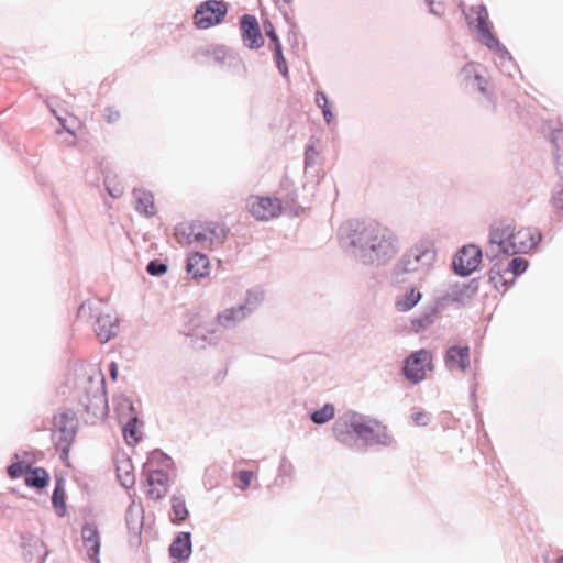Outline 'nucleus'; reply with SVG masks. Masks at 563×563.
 Returning <instances> with one entry per match:
<instances>
[{
  "instance_id": "f257e3e1",
  "label": "nucleus",
  "mask_w": 563,
  "mask_h": 563,
  "mask_svg": "<svg viewBox=\"0 0 563 563\" xmlns=\"http://www.w3.org/2000/svg\"><path fill=\"white\" fill-rule=\"evenodd\" d=\"M333 432L338 441L345 445H352L353 438L364 440L367 443L390 444L391 437L387 429L376 420H367L356 415H346L333 424Z\"/></svg>"
},
{
  "instance_id": "f03ea898",
  "label": "nucleus",
  "mask_w": 563,
  "mask_h": 563,
  "mask_svg": "<svg viewBox=\"0 0 563 563\" xmlns=\"http://www.w3.org/2000/svg\"><path fill=\"white\" fill-rule=\"evenodd\" d=\"M352 243L363 250H369L378 258L396 254L397 245L394 233L376 221L367 220L354 224Z\"/></svg>"
},
{
  "instance_id": "7ed1b4c3",
  "label": "nucleus",
  "mask_w": 563,
  "mask_h": 563,
  "mask_svg": "<svg viewBox=\"0 0 563 563\" xmlns=\"http://www.w3.org/2000/svg\"><path fill=\"white\" fill-rule=\"evenodd\" d=\"M492 242L498 244L500 251L508 255L528 253L541 240V234L533 228L516 229L511 224L496 228L490 235Z\"/></svg>"
},
{
  "instance_id": "20e7f679",
  "label": "nucleus",
  "mask_w": 563,
  "mask_h": 563,
  "mask_svg": "<svg viewBox=\"0 0 563 563\" xmlns=\"http://www.w3.org/2000/svg\"><path fill=\"white\" fill-rule=\"evenodd\" d=\"M434 245L429 240H421L404 256L402 271L406 273L429 268L435 261Z\"/></svg>"
},
{
  "instance_id": "39448f33",
  "label": "nucleus",
  "mask_w": 563,
  "mask_h": 563,
  "mask_svg": "<svg viewBox=\"0 0 563 563\" xmlns=\"http://www.w3.org/2000/svg\"><path fill=\"white\" fill-rule=\"evenodd\" d=\"M433 371V356L429 350L421 349L412 352L405 360L402 373L412 384H418L427 378Z\"/></svg>"
},
{
  "instance_id": "423d86ee",
  "label": "nucleus",
  "mask_w": 563,
  "mask_h": 563,
  "mask_svg": "<svg viewBox=\"0 0 563 563\" xmlns=\"http://www.w3.org/2000/svg\"><path fill=\"white\" fill-rule=\"evenodd\" d=\"M228 8L223 1L208 0L202 2L194 15L195 25L198 29H209L222 22Z\"/></svg>"
},
{
  "instance_id": "0eeeda50",
  "label": "nucleus",
  "mask_w": 563,
  "mask_h": 563,
  "mask_svg": "<svg viewBox=\"0 0 563 563\" xmlns=\"http://www.w3.org/2000/svg\"><path fill=\"white\" fill-rule=\"evenodd\" d=\"M250 213L260 221H268L282 212V202L278 198L251 196L247 200Z\"/></svg>"
},
{
  "instance_id": "6e6552de",
  "label": "nucleus",
  "mask_w": 563,
  "mask_h": 563,
  "mask_svg": "<svg viewBox=\"0 0 563 563\" xmlns=\"http://www.w3.org/2000/svg\"><path fill=\"white\" fill-rule=\"evenodd\" d=\"M188 241L189 242H214L222 241L227 235V230L224 225L214 222V221H206V222H196L188 227Z\"/></svg>"
},
{
  "instance_id": "1a4fd4ad",
  "label": "nucleus",
  "mask_w": 563,
  "mask_h": 563,
  "mask_svg": "<svg viewBox=\"0 0 563 563\" xmlns=\"http://www.w3.org/2000/svg\"><path fill=\"white\" fill-rule=\"evenodd\" d=\"M81 548L86 552L91 563H100L99 552L101 548V537L98 525L93 520H87L80 531Z\"/></svg>"
},
{
  "instance_id": "9d476101",
  "label": "nucleus",
  "mask_w": 563,
  "mask_h": 563,
  "mask_svg": "<svg viewBox=\"0 0 563 563\" xmlns=\"http://www.w3.org/2000/svg\"><path fill=\"white\" fill-rule=\"evenodd\" d=\"M68 424L69 417L67 412H60L53 419L52 438L64 461H67L70 450V429Z\"/></svg>"
},
{
  "instance_id": "9b49d317",
  "label": "nucleus",
  "mask_w": 563,
  "mask_h": 563,
  "mask_svg": "<svg viewBox=\"0 0 563 563\" xmlns=\"http://www.w3.org/2000/svg\"><path fill=\"white\" fill-rule=\"evenodd\" d=\"M482 251L475 245L463 246L453 260V267L456 274L467 276L479 266Z\"/></svg>"
},
{
  "instance_id": "f8f14e48",
  "label": "nucleus",
  "mask_w": 563,
  "mask_h": 563,
  "mask_svg": "<svg viewBox=\"0 0 563 563\" xmlns=\"http://www.w3.org/2000/svg\"><path fill=\"white\" fill-rule=\"evenodd\" d=\"M240 31L243 44L250 49H257L264 45V36L257 19L251 14H244L240 20Z\"/></svg>"
},
{
  "instance_id": "ddd939ff",
  "label": "nucleus",
  "mask_w": 563,
  "mask_h": 563,
  "mask_svg": "<svg viewBox=\"0 0 563 563\" xmlns=\"http://www.w3.org/2000/svg\"><path fill=\"white\" fill-rule=\"evenodd\" d=\"M528 267V261L522 257H514L509 261L506 269H501L497 264L494 265L489 272V278L495 287L499 285L506 286L507 283L512 280L516 276L522 274Z\"/></svg>"
},
{
  "instance_id": "4468645a",
  "label": "nucleus",
  "mask_w": 563,
  "mask_h": 563,
  "mask_svg": "<svg viewBox=\"0 0 563 563\" xmlns=\"http://www.w3.org/2000/svg\"><path fill=\"white\" fill-rule=\"evenodd\" d=\"M95 332L101 343L109 342L118 334L119 321L111 309H104L98 312Z\"/></svg>"
},
{
  "instance_id": "2eb2a0df",
  "label": "nucleus",
  "mask_w": 563,
  "mask_h": 563,
  "mask_svg": "<svg viewBox=\"0 0 563 563\" xmlns=\"http://www.w3.org/2000/svg\"><path fill=\"white\" fill-rule=\"evenodd\" d=\"M551 142L556 150V172L560 176L559 189L553 196L555 208L563 210V129H556L551 134Z\"/></svg>"
},
{
  "instance_id": "dca6fc26",
  "label": "nucleus",
  "mask_w": 563,
  "mask_h": 563,
  "mask_svg": "<svg viewBox=\"0 0 563 563\" xmlns=\"http://www.w3.org/2000/svg\"><path fill=\"white\" fill-rule=\"evenodd\" d=\"M168 475L163 471H152L148 473L145 492L147 498L152 500L162 499L168 490Z\"/></svg>"
},
{
  "instance_id": "f3484780",
  "label": "nucleus",
  "mask_w": 563,
  "mask_h": 563,
  "mask_svg": "<svg viewBox=\"0 0 563 563\" xmlns=\"http://www.w3.org/2000/svg\"><path fill=\"white\" fill-rule=\"evenodd\" d=\"M462 74L466 84L476 85L481 92L487 93L488 78L484 67L476 63H468L463 67Z\"/></svg>"
},
{
  "instance_id": "a211bd4d",
  "label": "nucleus",
  "mask_w": 563,
  "mask_h": 563,
  "mask_svg": "<svg viewBox=\"0 0 563 563\" xmlns=\"http://www.w3.org/2000/svg\"><path fill=\"white\" fill-rule=\"evenodd\" d=\"M445 362L449 368L465 372L470 366V347L452 346L448 350Z\"/></svg>"
},
{
  "instance_id": "6ab92c4d",
  "label": "nucleus",
  "mask_w": 563,
  "mask_h": 563,
  "mask_svg": "<svg viewBox=\"0 0 563 563\" xmlns=\"http://www.w3.org/2000/svg\"><path fill=\"white\" fill-rule=\"evenodd\" d=\"M187 271L194 279H201L210 274V263L208 257L201 253H195L187 260Z\"/></svg>"
},
{
  "instance_id": "aec40b11",
  "label": "nucleus",
  "mask_w": 563,
  "mask_h": 563,
  "mask_svg": "<svg viewBox=\"0 0 563 563\" xmlns=\"http://www.w3.org/2000/svg\"><path fill=\"white\" fill-rule=\"evenodd\" d=\"M170 556L177 561L186 560L191 553L190 533L181 532L169 548Z\"/></svg>"
},
{
  "instance_id": "412c9836",
  "label": "nucleus",
  "mask_w": 563,
  "mask_h": 563,
  "mask_svg": "<svg viewBox=\"0 0 563 563\" xmlns=\"http://www.w3.org/2000/svg\"><path fill=\"white\" fill-rule=\"evenodd\" d=\"M135 208L140 213L152 217L156 213L154 197L150 191L137 189L134 191Z\"/></svg>"
},
{
  "instance_id": "4be33fe9",
  "label": "nucleus",
  "mask_w": 563,
  "mask_h": 563,
  "mask_svg": "<svg viewBox=\"0 0 563 563\" xmlns=\"http://www.w3.org/2000/svg\"><path fill=\"white\" fill-rule=\"evenodd\" d=\"M49 476L44 468H27L25 473V484L35 488H43L47 485Z\"/></svg>"
},
{
  "instance_id": "5701e85b",
  "label": "nucleus",
  "mask_w": 563,
  "mask_h": 563,
  "mask_svg": "<svg viewBox=\"0 0 563 563\" xmlns=\"http://www.w3.org/2000/svg\"><path fill=\"white\" fill-rule=\"evenodd\" d=\"M118 478L125 488H130L135 484V475L133 465L129 459L123 460L117 466Z\"/></svg>"
},
{
  "instance_id": "b1692460",
  "label": "nucleus",
  "mask_w": 563,
  "mask_h": 563,
  "mask_svg": "<svg viewBox=\"0 0 563 563\" xmlns=\"http://www.w3.org/2000/svg\"><path fill=\"white\" fill-rule=\"evenodd\" d=\"M52 503L58 516L66 515L65 488L64 481L62 479H57L56 482V486L52 496Z\"/></svg>"
},
{
  "instance_id": "393cba45",
  "label": "nucleus",
  "mask_w": 563,
  "mask_h": 563,
  "mask_svg": "<svg viewBox=\"0 0 563 563\" xmlns=\"http://www.w3.org/2000/svg\"><path fill=\"white\" fill-rule=\"evenodd\" d=\"M244 318V311L242 307L239 308H230L222 311L218 317V322L223 327H230L235 321Z\"/></svg>"
},
{
  "instance_id": "a878e982",
  "label": "nucleus",
  "mask_w": 563,
  "mask_h": 563,
  "mask_svg": "<svg viewBox=\"0 0 563 563\" xmlns=\"http://www.w3.org/2000/svg\"><path fill=\"white\" fill-rule=\"evenodd\" d=\"M172 509H173V518L172 521L175 523H180L186 520L188 517V509L185 500L181 497L173 496L172 497Z\"/></svg>"
},
{
  "instance_id": "bb28decb",
  "label": "nucleus",
  "mask_w": 563,
  "mask_h": 563,
  "mask_svg": "<svg viewBox=\"0 0 563 563\" xmlns=\"http://www.w3.org/2000/svg\"><path fill=\"white\" fill-rule=\"evenodd\" d=\"M271 48L274 52L278 70L282 73L284 77H288V66L283 55L282 43L278 37H276L275 41H271Z\"/></svg>"
},
{
  "instance_id": "cd10ccee",
  "label": "nucleus",
  "mask_w": 563,
  "mask_h": 563,
  "mask_svg": "<svg viewBox=\"0 0 563 563\" xmlns=\"http://www.w3.org/2000/svg\"><path fill=\"white\" fill-rule=\"evenodd\" d=\"M478 41L488 47L489 49L498 51L500 49V43L497 37L493 34L492 27L487 26L481 30H477Z\"/></svg>"
},
{
  "instance_id": "c85d7f7f",
  "label": "nucleus",
  "mask_w": 563,
  "mask_h": 563,
  "mask_svg": "<svg viewBox=\"0 0 563 563\" xmlns=\"http://www.w3.org/2000/svg\"><path fill=\"white\" fill-rule=\"evenodd\" d=\"M335 410L333 405L325 404L321 409L316 410L311 415V420L317 424H322L330 421L334 417Z\"/></svg>"
},
{
  "instance_id": "c756f323",
  "label": "nucleus",
  "mask_w": 563,
  "mask_h": 563,
  "mask_svg": "<svg viewBox=\"0 0 563 563\" xmlns=\"http://www.w3.org/2000/svg\"><path fill=\"white\" fill-rule=\"evenodd\" d=\"M143 510L140 506L132 504L126 511V522L132 528L135 529L142 526L143 519Z\"/></svg>"
},
{
  "instance_id": "7c9ffc66",
  "label": "nucleus",
  "mask_w": 563,
  "mask_h": 563,
  "mask_svg": "<svg viewBox=\"0 0 563 563\" xmlns=\"http://www.w3.org/2000/svg\"><path fill=\"white\" fill-rule=\"evenodd\" d=\"M137 419H131L123 429V435L129 444L136 443L140 440V432L137 430Z\"/></svg>"
},
{
  "instance_id": "2f4dec72",
  "label": "nucleus",
  "mask_w": 563,
  "mask_h": 563,
  "mask_svg": "<svg viewBox=\"0 0 563 563\" xmlns=\"http://www.w3.org/2000/svg\"><path fill=\"white\" fill-rule=\"evenodd\" d=\"M421 298V294L416 289H411L405 300H399L396 306L399 311L410 310Z\"/></svg>"
},
{
  "instance_id": "473e14b6",
  "label": "nucleus",
  "mask_w": 563,
  "mask_h": 563,
  "mask_svg": "<svg viewBox=\"0 0 563 563\" xmlns=\"http://www.w3.org/2000/svg\"><path fill=\"white\" fill-rule=\"evenodd\" d=\"M87 415H92L95 419H102L106 415L104 401L101 397H95L91 401V406L86 408Z\"/></svg>"
},
{
  "instance_id": "72a5a7b5",
  "label": "nucleus",
  "mask_w": 563,
  "mask_h": 563,
  "mask_svg": "<svg viewBox=\"0 0 563 563\" xmlns=\"http://www.w3.org/2000/svg\"><path fill=\"white\" fill-rule=\"evenodd\" d=\"M471 10L476 15L475 20L477 30L490 26L488 21V12L485 7L477 5L473 7Z\"/></svg>"
},
{
  "instance_id": "f704fd0d",
  "label": "nucleus",
  "mask_w": 563,
  "mask_h": 563,
  "mask_svg": "<svg viewBox=\"0 0 563 563\" xmlns=\"http://www.w3.org/2000/svg\"><path fill=\"white\" fill-rule=\"evenodd\" d=\"M253 477L254 473L251 471H240L233 475L235 486L242 490L250 486Z\"/></svg>"
},
{
  "instance_id": "c9c22d12",
  "label": "nucleus",
  "mask_w": 563,
  "mask_h": 563,
  "mask_svg": "<svg viewBox=\"0 0 563 563\" xmlns=\"http://www.w3.org/2000/svg\"><path fill=\"white\" fill-rule=\"evenodd\" d=\"M27 468L22 462H18L9 466L8 473L12 478H18L22 475L25 476Z\"/></svg>"
},
{
  "instance_id": "e433bc0d",
  "label": "nucleus",
  "mask_w": 563,
  "mask_h": 563,
  "mask_svg": "<svg viewBox=\"0 0 563 563\" xmlns=\"http://www.w3.org/2000/svg\"><path fill=\"white\" fill-rule=\"evenodd\" d=\"M147 272L151 275H161L164 274L167 271V266L165 264L158 263L156 261H152L147 265Z\"/></svg>"
},
{
  "instance_id": "4c0bfd02",
  "label": "nucleus",
  "mask_w": 563,
  "mask_h": 563,
  "mask_svg": "<svg viewBox=\"0 0 563 563\" xmlns=\"http://www.w3.org/2000/svg\"><path fill=\"white\" fill-rule=\"evenodd\" d=\"M429 2L430 11L435 15H442L444 13V3L442 1L427 0Z\"/></svg>"
},
{
  "instance_id": "58836bf2",
  "label": "nucleus",
  "mask_w": 563,
  "mask_h": 563,
  "mask_svg": "<svg viewBox=\"0 0 563 563\" xmlns=\"http://www.w3.org/2000/svg\"><path fill=\"white\" fill-rule=\"evenodd\" d=\"M412 420L417 426H427L429 423V417L424 411H417L412 415Z\"/></svg>"
},
{
  "instance_id": "ea45409f",
  "label": "nucleus",
  "mask_w": 563,
  "mask_h": 563,
  "mask_svg": "<svg viewBox=\"0 0 563 563\" xmlns=\"http://www.w3.org/2000/svg\"><path fill=\"white\" fill-rule=\"evenodd\" d=\"M263 26H264L265 34L267 35L269 41H275L276 37H278L275 32L274 25L269 21H265L263 23Z\"/></svg>"
},
{
  "instance_id": "a19ab883",
  "label": "nucleus",
  "mask_w": 563,
  "mask_h": 563,
  "mask_svg": "<svg viewBox=\"0 0 563 563\" xmlns=\"http://www.w3.org/2000/svg\"><path fill=\"white\" fill-rule=\"evenodd\" d=\"M316 103H317V106H318L319 108H321V109H325V108H328V107H329V106H328V98H327V96H325V93H324V92H322V91H318V92L316 93Z\"/></svg>"
},
{
  "instance_id": "79ce46f5",
  "label": "nucleus",
  "mask_w": 563,
  "mask_h": 563,
  "mask_svg": "<svg viewBox=\"0 0 563 563\" xmlns=\"http://www.w3.org/2000/svg\"><path fill=\"white\" fill-rule=\"evenodd\" d=\"M322 113H323V118H324L325 122L328 124H330L332 122V120H333V113L331 112L329 107L325 108V109H322Z\"/></svg>"
},
{
  "instance_id": "37998d69",
  "label": "nucleus",
  "mask_w": 563,
  "mask_h": 563,
  "mask_svg": "<svg viewBox=\"0 0 563 563\" xmlns=\"http://www.w3.org/2000/svg\"><path fill=\"white\" fill-rule=\"evenodd\" d=\"M110 376L113 380L118 377V365L114 362L110 364Z\"/></svg>"
},
{
  "instance_id": "c03bdc74",
  "label": "nucleus",
  "mask_w": 563,
  "mask_h": 563,
  "mask_svg": "<svg viewBox=\"0 0 563 563\" xmlns=\"http://www.w3.org/2000/svg\"><path fill=\"white\" fill-rule=\"evenodd\" d=\"M87 310H90V307H87L86 305L80 306L77 312L78 318L84 317Z\"/></svg>"
},
{
  "instance_id": "a18cd8bd",
  "label": "nucleus",
  "mask_w": 563,
  "mask_h": 563,
  "mask_svg": "<svg viewBox=\"0 0 563 563\" xmlns=\"http://www.w3.org/2000/svg\"><path fill=\"white\" fill-rule=\"evenodd\" d=\"M113 114H115V118L119 117V113L117 111H113L111 108H109L108 114H107V118H108L109 122L114 121Z\"/></svg>"
},
{
  "instance_id": "49530a36",
  "label": "nucleus",
  "mask_w": 563,
  "mask_h": 563,
  "mask_svg": "<svg viewBox=\"0 0 563 563\" xmlns=\"http://www.w3.org/2000/svg\"><path fill=\"white\" fill-rule=\"evenodd\" d=\"M108 191L111 196L113 197H117V196H120L121 195V190L117 189L115 191L111 190L109 187H108Z\"/></svg>"
},
{
  "instance_id": "de8ad7c7",
  "label": "nucleus",
  "mask_w": 563,
  "mask_h": 563,
  "mask_svg": "<svg viewBox=\"0 0 563 563\" xmlns=\"http://www.w3.org/2000/svg\"><path fill=\"white\" fill-rule=\"evenodd\" d=\"M57 120H59L60 124L63 125L64 129L68 130L65 125L66 123V120L65 119H62L60 117L57 115Z\"/></svg>"
},
{
  "instance_id": "09e8293b",
  "label": "nucleus",
  "mask_w": 563,
  "mask_h": 563,
  "mask_svg": "<svg viewBox=\"0 0 563 563\" xmlns=\"http://www.w3.org/2000/svg\"><path fill=\"white\" fill-rule=\"evenodd\" d=\"M556 563H563V555L558 559Z\"/></svg>"
}]
</instances>
